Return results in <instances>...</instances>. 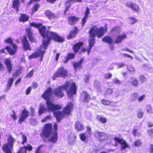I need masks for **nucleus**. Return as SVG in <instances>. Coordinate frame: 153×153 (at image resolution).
I'll use <instances>...</instances> for the list:
<instances>
[{
	"instance_id": "4",
	"label": "nucleus",
	"mask_w": 153,
	"mask_h": 153,
	"mask_svg": "<svg viewBox=\"0 0 153 153\" xmlns=\"http://www.w3.org/2000/svg\"><path fill=\"white\" fill-rule=\"evenodd\" d=\"M54 131L53 132L52 130V125L51 123H48L45 125V128L42 131V134L44 138H49L48 141L55 143L57 140L58 129L57 125L54 123L53 125Z\"/></svg>"
},
{
	"instance_id": "54",
	"label": "nucleus",
	"mask_w": 153,
	"mask_h": 153,
	"mask_svg": "<svg viewBox=\"0 0 153 153\" xmlns=\"http://www.w3.org/2000/svg\"><path fill=\"white\" fill-rule=\"evenodd\" d=\"M33 71L34 69H33L29 72V73L27 75H26V76L27 77H29V78L31 77L33 74Z\"/></svg>"
},
{
	"instance_id": "23",
	"label": "nucleus",
	"mask_w": 153,
	"mask_h": 153,
	"mask_svg": "<svg viewBox=\"0 0 153 153\" xmlns=\"http://www.w3.org/2000/svg\"><path fill=\"white\" fill-rule=\"evenodd\" d=\"M48 111L47 108L43 104H40V107L39 110V114L40 115H41L42 114Z\"/></svg>"
},
{
	"instance_id": "3",
	"label": "nucleus",
	"mask_w": 153,
	"mask_h": 153,
	"mask_svg": "<svg viewBox=\"0 0 153 153\" xmlns=\"http://www.w3.org/2000/svg\"><path fill=\"white\" fill-rule=\"evenodd\" d=\"M76 85L74 83L67 81L65 84L54 88L53 93L57 97L61 98L64 95L63 91L66 90L68 97L73 100L74 98L72 96L76 94Z\"/></svg>"
},
{
	"instance_id": "13",
	"label": "nucleus",
	"mask_w": 153,
	"mask_h": 153,
	"mask_svg": "<svg viewBox=\"0 0 153 153\" xmlns=\"http://www.w3.org/2000/svg\"><path fill=\"white\" fill-rule=\"evenodd\" d=\"M17 47L16 45L13 44L12 48L7 46L5 49L7 50V52L11 55H13L15 54L16 51Z\"/></svg>"
},
{
	"instance_id": "43",
	"label": "nucleus",
	"mask_w": 153,
	"mask_h": 153,
	"mask_svg": "<svg viewBox=\"0 0 153 153\" xmlns=\"http://www.w3.org/2000/svg\"><path fill=\"white\" fill-rule=\"evenodd\" d=\"M132 133L133 135L135 137H139L141 135L140 132H137V130L136 129H133Z\"/></svg>"
},
{
	"instance_id": "55",
	"label": "nucleus",
	"mask_w": 153,
	"mask_h": 153,
	"mask_svg": "<svg viewBox=\"0 0 153 153\" xmlns=\"http://www.w3.org/2000/svg\"><path fill=\"white\" fill-rule=\"evenodd\" d=\"M90 13V9L88 7H86V10L85 13V16L86 17H88V16Z\"/></svg>"
},
{
	"instance_id": "7",
	"label": "nucleus",
	"mask_w": 153,
	"mask_h": 153,
	"mask_svg": "<svg viewBox=\"0 0 153 153\" xmlns=\"http://www.w3.org/2000/svg\"><path fill=\"white\" fill-rule=\"evenodd\" d=\"M68 76V72L63 67L59 68L54 75L53 77V79L55 80L58 77H65Z\"/></svg>"
},
{
	"instance_id": "33",
	"label": "nucleus",
	"mask_w": 153,
	"mask_h": 153,
	"mask_svg": "<svg viewBox=\"0 0 153 153\" xmlns=\"http://www.w3.org/2000/svg\"><path fill=\"white\" fill-rule=\"evenodd\" d=\"M94 87L99 92H101V90L100 89V85L99 81L96 80L94 81Z\"/></svg>"
},
{
	"instance_id": "36",
	"label": "nucleus",
	"mask_w": 153,
	"mask_h": 153,
	"mask_svg": "<svg viewBox=\"0 0 153 153\" xmlns=\"http://www.w3.org/2000/svg\"><path fill=\"white\" fill-rule=\"evenodd\" d=\"M120 31V28L118 27H116L112 29L111 31L112 33L117 34L119 33Z\"/></svg>"
},
{
	"instance_id": "26",
	"label": "nucleus",
	"mask_w": 153,
	"mask_h": 153,
	"mask_svg": "<svg viewBox=\"0 0 153 153\" xmlns=\"http://www.w3.org/2000/svg\"><path fill=\"white\" fill-rule=\"evenodd\" d=\"M128 82L131 83L134 86L137 87L138 85V82L136 78L133 77L130 78L128 81Z\"/></svg>"
},
{
	"instance_id": "45",
	"label": "nucleus",
	"mask_w": 153,
	"mask_h": 153,
	"mask_svg": "<svg viewBox=\"0 0 153 153\" xmlns=\"http://www.w3.org/2000/svg\"><path fill=\"white\" fill-rule=\"evenodd\" d=\"M141 144L140 140H137L134 142V145L135 147H138L140 146Z\"/></svg>"
},
{
	"instance_id": "34",
	"label": "nucleus",
	"mask_w": 153,
	"mask_h": 153,
	"mask_svg": "<svg viewBox=\"0 0 153 153\" xmlns=\"http://www.w3.org/2000/svg\"><path fill=\"white\" fill-rule=\"evenodd\" d=\"M75 54L73 53H69L68 54L67 57L66 58V60L64 61V63H66L68 60L69 59H72L75 57Z\"/></svg>"
},
{
	"instance_id": "21",
	"label": "nucleus",
	"mask_w": 153,
	"mask_h": 153,
	"mask_svg": "<svg viewBox=\"0 0 153 153\" xmlns=\"http://www.w3.org/2000/svg\"><path fill=\"white\" fill-rule=\"evenodd\" d=\"M32 147L31 146L28 145L26 146L21 147L18 153H26L27 150L30 151L32 150Z\"/></svg>"
},
{
	"instance_id": "57",
	"label": "nucleus",
	"mask_w": 153,
	"mask_h": 153,
	"mask_svg": "<svg viewBox=\"0 0 153 153\" xmlns=\"http://www.w3.org/2000/svg\"><path fill=\"white\" fill-rule=\"evenodd\" d=\"M143 115V112L139 111L138 112L137 116L139 118H142Z\"/></svg>"
},
{
	"instance_id": "19",
	"label": "nucleus",
	"mask_w": 153,
	"mask_h": 153,
	"mask_svg": "<svg viewBox=\"0 0 153 153\" xmlns=\"http://www.w3.org/2000/svg\"><path fill=\"white\" fill-rule=\"evenodd\" d=\"M53 114L57 121L59 122L60 121L64 116L63 112L60 111H55L54 112Z\"/></svg>"
},
{
	"instance_id": "5",
	"label": "nucleus",
	"mask_w": 153,
	"mask_h": 153,
	"mask_svg": "<svg viewBox=\"0 0 153 153\" xmlns=\"http://www.w3.org/2000/svg\"><path fill=\"white\" fill-rule=\"evenodd\" d=\"M52 90L49 87L42 95V97L46 100L47 108L48 111L49 112H53L55 110L60 109L61 107L58 105H55L50 100L52 94Z\"/></svg>"
},
{
	"instance_id": "35",
	"label": "nucleus",
	"mask_w": 153,
	"mask_h": 153,
	"mask_svg": "<svg viewBox=\"0 0 153 153\" xmlns=\"http://www.w3.org/2000/svg\"><path fill=\"white\" fill-rule=\"evenodd\" d=\"M69 143L70 144H73L75 140L76 139V137L75 136L72 134L69 137Z\"/></svg>"
},
{
	"instance_id": "47",
	"label": "nucleus",
	"mask_w": 153,
	"mask_h": 153,
	"mask_svg": "<svg viewBox=\"0 0 153 153\" xmlns=\"http://www.w3.org/2000/svg\"><path fill=\"white\" fill-rule=\"evenodd\" d=\"M113 92V90L111 88H109L108 89L106 92L105 94L106 95H109L111 94Z\"/></svg>"
},
{
	"instance_id": "62",
	"label": "nucleus",
	"mask_w": 153,
	"mask_h": 153,
	"mask_svg": "<svg viewBox=\"0 0 153 153\" xmlns=\"http://www.w3.org/2000/svg\"><path fill=\"white\" fill-rule=\"evenodd\" d=\"M4 41L5 42L7 43H8L11 44L13 42V40H12L10 38L7 39H5Z\"/></svg>"
},
{
	"instance_id": "64",
	"label": "nucleus",
	"mask_w": 153,
	"mask_h": 153,
	"mask_svg": "<svg viewBox=\"0 0 153 153\" xmlns=\"http://www.w3.org/2000/svg\"><path fill=\"white\" fill-rule=\"evenodd\" d=\"M88 17H86L85 16L82 19V24L83 26H84V25L86 21V20Z\"/></svg>"
},
{
	"instance_id": "8",
	"label": "nucleus",
	"mask_w": 153,
	"mask_h": 153,
	"mask_svg": "<svg viewBox=\"0 0 153 153\" xmlns=\"http://www.w3.org/2000/svg\"><path fill=\"white\" fill-rule=\"evenodd\" d=\"M94 136L101 141L106 140L108 138L107 134L103 132L96 131L94 133Z\"/></svg>"
},
{
	"instance_id": "49",
	"label": "nucleus",
	"mask_w": 153,
	"mask_h": 153,
	"mask_svg": "<svg viewBox=\"0 0 153 153\" xmlns=\"http://www.w3.org/2000/svg\"><path fill=\"white\" fill-rule=\"evenodd\" d=\"M146 96L145 94H143L141 96L139 97L138 98V100L139 102H141L143 101L145 99Z\"/></svg>"
},
{
	"instance_id": "37",
	"label": "nucleus",
	"mask_w": 153,
	"mask_h": 153,
	"mask_svg": "<svg viewBox=\"0 0 153 153\" xmlns=\"http://www.w3.org/2000/svg\"><path fill=\"white\" fill-rule=\"evenodd\" d=\"M79 136L80 139L83 141H85L88 137L86 136L85 134L84 133H81L79 134Z\"/></svg>"
},
{
	"instance_id": "30",
	"label": "nucleus",
	"mask_w": 153,
	"mask_h": 153,
	"mask_svg": "<svg viewBox=\"0 0 153 153\" xmlns=\"http://www.w3.org/2000/svg\"><path fill=\"white\" fill-rule=\"evenodd\" d=\"M29 18V17L28 16H27L25 14L22 13L19 18V21L20 22H26L28 20Z\"/></svg>"
},
{
	"instance_id": "1",
	"label": "nucleus",
	"mask_w": 153,
	"mask_h": 153,
	"mask_svg": "<svg viewBox=\"0 0 153 153\" xmlns=\"http://www.w3.org/2000/svg\"><path fill=\"white\" fill-rule=\"evenodd\" d=\"M39 30L41 35L44 38L42 45L37 49L35 52L29 56L28 58L29 59H31L40 56V61H41L45 51L47 49V45L49 43L51 39H53L55 41L59 42H62L63 39L56 33L46 30V27L45 26H42L41 28H39Z\"/></svg>"
},
{
	"instance_id": "39",
	"label": "nucleus",
	"mask_w": 153,
	"mask_h": 153,
	"mask_svg": "<svg viewBox=\"0 0 153 153\" xmlns=\"http://www.w3.org/2000/svg\"><path fill=\"white\" fill-rule=\"evenodd\" d=\"M127 68L128 71L130 72V73L132 74L134 73L135 69L132 66L130 65L127 66Z\"/></svg>"
},
{
	"instance_id": "29",
	"label": "nucleus",
	"mask_w": 153,
	"mask_h": 153,
	"mask_svg": "<svg viewBox=\"0 0 153 153\" xmlns=\"http://www.w3.org/2000/svg\"><path fill=\"white\" fill-rule=\"evenodd\" d=\"M19 1L18 0H15L13 1L12 6L13 8L15 9L17 11H19Z\"/></svg>"
},
{
	"instance_id": "32",
	"label": "nucleus",
	"mask_w": 153,
	"mask_h": 153,
	"mask_svg": "<svg viewBox=\"0 0 153 153\" xmlns=\"http://www.w3.org/2000/svg\"><path fill=\"white\" fill-rule=\"evenodd\" d=\"M45 15L49 19H53L55 18V16L54 13H51L49 10H46L45 12Z\"/></svg>"
},
{
	"instance_id": "41",
	"label": "nucleus",
	"mask_w": 153,
	"mask_h": 153,
	"mask_svg": "<svg viewBox=\"0 0 153 153\" xmlns=\"http://www.w3.org/2000/svg\"><path fill=\"white\" fill-rule=\"evenodd\" d=\"M98 118L100 121L102 123H105L107 122V119L105 117L101 116H99L98 117Z\"/></svg>"
},
{
	"instance_id": "60",
	"label": "nucleus",
	"mask_w": 153,
	"mask_h": 153,
	"mask_svg": "<svg viewBox=\"0 0 153 153\" xmlns=\"http://www.w3.org/2000/svg\"><path fill=\"white\" fill-rule=\"evenodd\" d=\"M31 89L32 88L31 87H29L27 88L25 92V94L26 95H28L30 94Z\"/></svg>"
},
{
	"instance_id": "63",
	"label": "nucleus",
	"mask_w": 153,
	"mask_h": 153,
	"mask_svg": "<svg viewBox=\"0 0 153 153\" xmlns=\"http://www.w3.org/2000/svg\"><path fill=\"white\" fill-rule=\"evenodd\" d=\"M13 114H11V117L13 118V119L15 120L16 119V114L15 112L13 111H12Z\"/></svg>"
},
{
	"instance_id": "59",
	"label": "nucleus",
	"mask_w": 153,
	"mask_h": 153,
	"mask_svg": "<svg viewBox=\"0 0 153 153\" xmlns=\"http://www.w3.org/2000/svg\"><path fill=\"white\" fill-rule=\"evenodd\" d=\"M112 76V74L110 73H108L107 74H105V78L108 79H110Z\"/></svg>"
},
{
	"instance_id": "27",
	"label": "nucleus",
	"mask_w": 153,
	"mask_h": 153,
	"mask_svg": "<svg viewBox=\"0 0 153 153\" xmlns=\"http://www.w3.org/2000/svg\"><path fill=\"white\" fill-rule=\"evenodd\" d=\"M102 40L104 42L107 43L108 44H111L113 42V39L108 36H104L102 39Z\"/></svg>"
},
{
	"instance_id": "22",
	"label": "nucleus",
	"mask_w": 153,
	"mask_h": 153,
	"mask_svg": "<svg viewBox=\"0 0 153 153\" xmlns=\"http://www.w3.org/2000/svg\"><path fill=\"white\" fill-rule=\"evenodd\" d=\"M68 22L70 25H73L78 22L79 19L75 16H71L68 19Z\"/></svg>"
},
{
	"instance_id": "28",
	"label": "nucleus",
	"mask_w": 153,
	"mask_h": 153,
	"mask_svg": "<svg viewBox=\"0 0 153 153\" xmlns=\"http://www.w3.org/2000/svg\"><path fill=\"white\" fill-rule=\"evenodd\" d=\"M82 42H79L76 43L74 46L73 49L74 52L77 53L79 51L80 47L83 45Z\"/></svg>"
},
{
	"instance_id": "14",
	"label": "nucleus",
	"mask_w": 153,
	"mask_h": 153,
	"mask_svg": "<svg viewBox=\"0 0 153 153\" xmlns=\"http://www.w3.org/2000/svg\"><path fill=\"white\" fill-rule=\"evenodd\" d=\"M4 63L6 65L7 71L9 74H10L12 70V65L11 61L8 59H4Z\"/></svg>"
},
{
	"instance_id": "50",
	"label": "nucleus",
	"mask_w": 153,
	"mask_h": 153,
	"mask_svg": "<svg viewBox=\"0 0 153 153\" xmlns=\"http://www.w3.org/2000/svg\"><path fill=\"white\" fill-rule=\"evenodd\" d=\"M129 19H130V22L131 24H134L137 21V20L134 18L130 17Z\"/></svg>"
},
{
	"instance_id": "38",
	"label": "nucleus",
	"mask_w": 153,
	"mask_h": 153,
	"mask_svg": "<svg viewBox=\"0 0 153 153\" xmlns=\"http://www.w3.org/2000/svg\"><path fill=\"white\" fill-rule=\"evenodd\" d=\"M86 133H87V136L88 137H90L92 134L91 128L88 126L87 127Z\"/></svg>"
},
{
	"instance_id": "18",
	"label": "nucleus",
	"mask_w": 153,
	"mask_h": 153,
	"mask_svg": "<svg viewBox=\"0 0 153 153\" xmlns=\"http://www.w3.org/2000/svg\"><path fill=\"white\" fill-rule=\"evenodd\" d=\"M90 99V95L86 92H83L81 94V100L84 102H88Z\"/></svg>"
},
{
	"instance_id": "42",
	"label": "nucleus",
	"mask_w": 153,
	"mask_h": 153,
	"mask_svg": "<svg viewBox=\"0 0 153 153\" xmlns=\"http://www.w3.org/2000/svg\"><path fill=\"white\" fill-rule=\"evenodd\" d=\"M30 25L31 26H33L37 28H39L42 26V24L40 23L32 22L30 23Z\"/></svg>"
},
{
	"instance_id": "24",
	"label": "nucleus",
	"mask_w": 153,
	"mask_h": 153,
	"mask_svg": "<svg viewBox=\"0 0 153 153\" xmlns=\"http://www.w3.org/2000/svg\"><path fill=\"white\" fill-rule=\"evenodd\" d=\"M75 128L78 131H81L84 129V125L80 122L77 121L75 123Z\"/></svg>"
},
{
	"instance_id": "51",
	"label": "nucleus",
	"mask_w": 153,
	"mask_h": 153,
	"mask_svg": "<svg viewBox=\"0 0 153 153\" xmlns=\"http://www.w3.org/2000/svg\"><path fill=\"white\" fill-rule=\"evenodd\" d=\"M113 82L115 84H120L121 82L117 78H115L112 79Z\"/></svg>"
},
{
	"instance_id": "53",
	"label": "nucleus",
	"mask_w": 153,
	"mask_h": 153,
	"mask_svg": "<svg viewBox=\"0 0 153 153\" xmlns=\"http://www.w3.org/2000/svg\"><path fill=\"white\" fill-rule=\"evenodd\" d=\"M22 139L23 140V141L22 142V143L23 144L24 143H25L27 142V137L25 135H22Z\"/></svg>"
},
{
	"instance_id": "9",
	"label": "nucleus",
	"mask_w": 153,
	"mask_h": 153,
	"mask_svg": "<svg viewBox=\"0 0 153 153\" xmlns=\"http://www.w3.org/2000/svg\"><path fill=\"white\" fill-rule=\"evenodd\" d=\"M114 139L116 143H117L120 144L121 149H124L129 147L128 145L123 139H120L117 137H115Z\"/></svg>"
},
{
	"instance_id": "16",
	"label": "nucleus",
	"mask_w": 153,
	"mask_h": 153,
	"mask_svg": "<svg viewBox=\"0 0 153 153\" xmlns=\"http://www.w3.org/2000/svg\"><path fill=\"white\" fill-rule=\"evenodd\" d=\"M22 41L23 48L25 50H27L28 49L30 50L31 49L26 36H24L23 37Z\"/></svg>"
},
{
	"instance_id": "61",
	"label": "nucleus",
	"mask_w": 153,
	"mask_h": 153,
	"mask_svg": "<svg viewBox=\"0 0 153 153\" xmlns=\"http://www.w3.org/2000/svg\"><path fill=\"white\" fill-rule=\"evenodd\" d=\"M39 5L38 4H37L33 8V11L34 12H35L39 8Z\"/></svg>"
},
{
	"instance_id": "11",
	"label": "nucleus",
	"mask_w": 153,
	"mask_h": 153,
	"mask_svg": "<svg viewBox=\"0 0 153 153\" xmlns=\"http://www.w3.org/2000/svg\"><path fill=\"white\" fill-rule=\"evenodd\" d=\"M126 6L130 8L133 11L138 12L139 10V7L134 3H133L129 1L127 2L126 4Z\"/></svg>"
},
{
	"instance_id": "2",
	"label": "nucleus",
	"mask_w": 153,
	"mask_h": 153,
	"mask_svg": "<svg viewBox=\"0 0 153 153\" xmlns=\"http://www.w3.org/2000/svg\"><path fill=\"white\" fill-rule=\"evenodd\" d=\"M107 28L106 26L104 27H101L98 28L97 26H94L92 27L89 31L90 38L88 40L89 47L86 50L85 48H82L81 50V52L85 53L86 51H87L88 55H89L91 50L94 46L95 41L94 38L97 36L98 38L102 37L107 32Z\"/></svg>"
},
{
	"instance_id": "58",
	"label": "nucleus",
	"mask_w": 153,
	"mask_h": 153,
	"mask_svg": "<svg viewBox=\"0 0 153 153\" xmlns=\"http://www.w3.org/2000/svg\"><path fill=\"white\" fill-rule=\"evenodd\" d=\"M126 65L123 63H119L117 64V68H119L122 67H124Z\"/></svg>"
},
{
	"instance_id": "48",
	"label": "nucleus",
	"mask_w": 153,
	"mask_h": 153,
	"mask_svg": "<svg viewBox=\"0 0 153 153\" xmlns=\"http://www.w3.org/2000/svg\"><path fill=\"white\" fill-rule=\"evenodd\" d=\"M139 79L141 81V82L143 83V82L146 81V78L143 75H141L139 77Z\"/></svg>"
},
{
	"instance_id": "20",
	"label": "nucleus",
	"mask_w": 153,
	"mask_h": 153,
	"mask_svg": "<svg viewBox=\"0 0 153 153\" xmlns=\"http://www.w3.org/2000/svg\"><path fill=\"white\" fill-rule=\"evenodd\" d=\"M26 32L29 40L31 42H35V39L33 37V34L31 29L30 28L27 29Z\"/></svg>"
},
{
	"instance_id": "17",
	"label": "nucleus",
	"mask_w": 153,
	"mask_h": 153,
	"mask_svg": "<svg viewBox=\"0 0 153 153\" xmlns=\"http://www.w3.org/2000/svg\"><path fill=\"white\" fill-rule=\"evenodd\" d=\"M127 37L126 35L125 34L119 35L115 39L114 43L116 44L121 43L123 40L126 39Z\"/></svg>"
},
{
	"instance_id": "31",
	"label": "nucleus",
	"mask_w": 153,
	"mask_h": 153,
	"mask_svg": "<svg viewBox=\"0 0 153 153\" xmlns=\"http://www.w3.org/2000/svg\"><path fill=\"white\" fill-rule=\"evenodd\" d=\"M14 80V79L13 77L9 79L7 82V87L6 88V90L7 91H8L10 89V88L12 85Z\"/></svg>"
},
{
	"instance_id": "25",
	"label": "nucleus",
	"mask_w": 153,
	"mask_h": 153,
	"mask_svg": "<svg viewBox=\"0 0 153 153\" xmlns=\"http://www.w3.org/2000/svg\"><path fill=\"white\" fill-rule=\"evenodd\" d=\"M77 29L76 27H74L73 30L69 34L68 36V39H71L74 37L76 36L77 33Z\"/></svg>"
},
{
	"instance_id": "40",
	"label": "nucleus",
	"mask_w": 153,
	"mask_h": 153,
	"mask_svg": "<svg viewBox=\"0 0 153 153\" xmlns=\"http://www.w3.org/2000/svg\"><path fill=\"white\" fill-rule=\"evenodd\" d=\"M146 111L149 113H152V107L150 105L148 104L146 106Z\"/></svg>"
},
{
	"instance_id": "10",
	"label": "nucleus",
	"mask_w": 153,
	"mask_h": 153,
	"mask_svg": "<svg viewBox=\"0 0 153 153\" xmlns=\"http://www.w3.org/2000/svg\"><path fill=\"white\" fill-rule=\"evenodd\" d=\"M28 116L29 113L28 111L27 110L24 109L22 111V114L19 119L18 123L21 124Z\"/></svg>"
},
{
	"instance_id": "46",
	"label": "nucleus",
	"mask_w": 153,
	"mask_h": 153,
	"mask_svg": "<svg viewBox=\"0 0 153 153\" xmlns=\"http://www.w3.org/2000/svg\"><path fill=\"white\" fill-rule=\"evenodd\" d=\"M90 77V75L89 74H86L85 76V81L86 82H88L89 81V79Z\"/></svg>"
},
{
	"instance_id": "44",
	"label": "nucleus",
	"mask_w": 153,
	"mask_h": 153,
	"mask_svg": "<svg viewBox=\"0 0 153 153\" xmlns=\"http://www.w3.org/2000/svg\"><path fill=\"white\" fill-rule=\"evenodd\" d=\"M102 103L104 105H108L111 104V102L105 100H103L102 101Z\"/></svg>"
},
{
	"instance_id": "52",
	"label": "nucleus",
	"mask_w": 153,
	"mask_h": 153,
	"mask_svg": "<svg viewBox=\"0 0 153 153\" xmlns=\"http://www.w3.org/2000/svg\"><path fill=\"white\" fill-rule=\"evenodd\" d=\"M133 98L132 99V100L133 101H134L138 97V94L136 93H134L133 94Z\"/></svg>"
},
{
	"instance_id": "6",
	"label": "nucleus",
	"mask_w": 153,
	"mask_h": 153,
	"mask_svg": "<svg viewBox=\"0 0 153 153\" xmlns=\"http://www.w3.org/2000/svg\"><path fill=\"white\" fill-rule=\"evenodd\" d=\"M7 143L5 144L3 147V149L5 153H12L11 150L16 140L10 135H9L7 139Z\"/></svg>"
},
{
	"instance_id": "15",
	"label": "nucleus",
	"mask_w": 153,
	"mask_h": 153,
	"mask_svg": "<svg viewBox=\"0 0 153 153\" xmlns=\"http://www.w3.org/2000/svg\"><path fill=\"white\" fill-rule=\"evenodd\" d=\"M84 60V58L83 57L78 62H76L73 64V66L74 70L77 71L78 69H81L82 68V64Z\"/></svg>"
},
{
	"instance_id": "12",
	"label": "nucleus",
	"mask_w": 153,
	"mask_h": 153,
	"mask_svg": "<svg viewBox=\"0 0 153 153\" xmlns=\"http://www.w3.org/2000/svg\"><path fill=\"white\" fill-rule=\"evenodd\" d=\"M73 104L71 102L68 103L64 108L63 113L64 115L69 114L73 107Z\"/></svg>"
},
{
	"instance_id": "56",
	"label": "nucleus",
	"mask_w": 153,
	"mask_h": 153,
	"mask_svg": "<svg viewBox=\"0 0 153 153\" xmlns=\"http://www.w3.org/2000/svg\"><path fill=\"white\" fill-rule=\"evenodd\" d=\"M148 134L151 137H153V129H151L148 131Z\"/></svg>"
}]
</instances>
